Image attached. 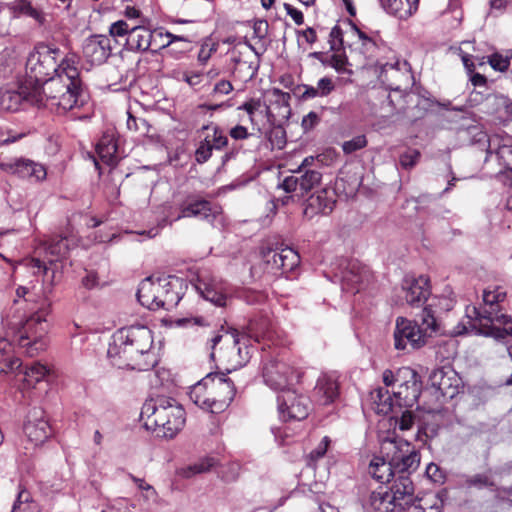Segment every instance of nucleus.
Masks as SVG:
<instances>
[{
  "label": "nucleus",
  "instance_id": "nucleus-14",
  "mask_svg": "<svg viewBox=\"0 0 512 512\" xmlns=\"http://www.w3.org/2000/svg\"><path fill=\"white\" fill-rule=\"evenodd\" d=\"M314 158L306 157L294 174L287 176L280 184L286 193H294L298 197H304L307 193L317 187L322 179V173L311 165Z\"/></svg>",
  "mask_w": 512,
  "mask_h": 512
},
{
  "label": "nucleus",
  "instance_id": "nucleus-51",
  "mask_svg": "<svg viewBox=\"0 0 512 512\" xmlns=\"http://www.w3.org/2000/svg\"><path fill=\"white\" fill-rule=\"evenodd\" d=\"M172 76L177 80L186 82L189 86L195 87L201 84L203 80V73L200 71H176L172 72Z\"/></svg>",
  "mask_w": 512,
  "mask_h": 512
},
{
  "label": "nucleus",
  "instance_id": "nucleus-19",
  "mask_svg": "<svg viewBox=\"0 0 512 512\" xmlns=\"http://www.w3.org/2000/svg\"><path fill=\"white\" fill-rule=\"evenodd\" d=\"M35 89V85L30 82L22 83L18 90H3L0 91V110L6 112L18 111L24 102H28L37 106L40 101V96Z\"/></svg>",
  "mask_w": 512,
  "mask_h": 512
},
{
  "label": "nucleus",
  "instance_id": "nucleus-50",
  "mask_svg": "<svg viewBox=\"0 0 512 512\" xmlns=\"http://www.w3.org/2000/svg\"><path fill=\"white\" fill-rule=\"evenodd\" d=\"M240 472L241 464L237 461H232L222 465L219 473L225 482H234L238 479Z\"/></svg>",
  "mask_w": 512,
  "mask_h": 512
},
{
  "label": "nucleus",
  "instance_id": "nucleus-24",
  "mask_svg": "<svg viewBox=\"0 0 512 512\" xmlns=\"http://www.w3.org/2000/svg\"><path fill=\"white\" fill-rule=\"evenodd\" d=\"M394 504L400 511L415 506L419 501L415 495V487L409 475H398L390 488Z\"/></svg>",
  "mask_w": 512,
  "mask_h": 512
},
{
  "label": "nucleus",
  "instance_id": "nucleus-37",
  "mask_svg": "<svg viewBox=\"0 0 512 512\" xmlns=\"http://www.w3.org/2000/svg\"><path fill=\"white\" fill-rule=\"evenodd\" d=\"M368 506L375 512H393L398 509V506L394 504L391 493L382 490L371 493Z\"/></svg>",
  "mask_w": 512,
  "mask_h": 512
},
{
  "label": "nucleus",
  "instance_id": "nucleus-62",
  "mask_svg": "<svg viewBox=\"0 0 512 512\" xmlns=\"http://www.w3.org/2000/svg\"><path fill=\"white\" fill-rule=\"evenodd\" d=\"M23 136L24 134L22 133H16L6 127H0V146L16 142Z\"/></svg>",
  "mask_w": 512,
  "mask_h": 512
},
{
  "label": "nucleus",
  "instance_id": "nucleus-8",
  "mask_svg": "<svg viewBox=\"0 0 512 512\" xmlns=\"http://www.w3.org/2000/svg\"><path fill=\"white\" fill-rule=\"evenodd\" d=\"M506 290L499 285H490L483 291V306L467 307L466 314L469 324L477 334H484V330L491 329L498 323H505L506 314L501 310V303L506 298Z\"/></svg>",
  "mask_w": 512,
  "mask_h": 512
},
{
  "label": "nucleus",
  "instance_id": "nucleus-27",
  "mask_svg": "<svg viewBox=\"0 0 512 512\" xmlns=\"http://www.w3.org/2000/svg\"><path fill=\"white\" fill-rule=\"evenodd\" d=\"M403 292L409 305H421L430 294L428 278L422 275L418 278H406L403 283Z\"/></svg>",
  "mask_w": 512,
  "mask_h": 512
},
{
  "label": "nucleus",
  "instance_id": "nucleus-34",
  "mask_svg": "<svg viewBox=\"0 0 512 512\" xmlns=\"http://www.w3.org/2000/svg\"><path fill=\"white\" fill-rule=\"evenodd\" d=\"M383 8L399 19L409 18L418 9L419 0H381Z\"/></svg>",
  "mask_w": 512,
  "mask_h": 512
},
{
  "label": "nucleus",
  "instance_id": "nucleus-60",
  "mask_svg": "<svg viewBox=\"0 0 512 512\" xmlns=\"http://www.w3.org/2000/svg\"><path fill=\"white\" fill-rule=\"evenodd\" d=\"M421 154L418 150H409L400 156V164L405 169H411L419 161Z\"/></svg>",
  "mask_w": 512,
  "mask_h": 512
},
{
  "label": "nucleus",
  "instance_id": "nucleus-35",
  "mask_svg": "<svg viewBox=\"0 0 512 512\" xmlns=\"http://www.w3.org/2000/svg\"><path fill=\"white\" fill-rule=\"evenodd\" d=\"M96 152L100 160L109 165L117 162V143L112 135L105 134L96 145Z\"/></svg>",
  "mask_w": 512,
  "mask_h": 512
},
{
  "label": "nucleus",
  "instance_id": "nucleus-10",
  "mask_svg": "<svg viewBox=\"0 0 512 512\" xmlns=\"http://www.w3.org/2000/svg\"><path fill=\"white\" fill-rule=\"evenodd\" d=\"M438 324L430 308L421 313V324L398 317L394 330V346L397 350L419 349L426 343V337L436 332Z\"/></svg>",
  "mask_w": 512,
  "mask_h": 512
},
{
  "label": "nucleus",
  "instance_id": "nucleus-1",
  "mask_svg": "<svg viewBox=\"0 0 512 512\" xmlns=\"http://www.w3.org/2000/svg\"><path fill=\"white\" fill-rule=\"evenodd\" d=\"M15 304L12 310L3 313V328L26 355L36 356L48 346L47 311L42 307L27 309L26 300Z\"/></svg>",
  "mask_w": 512,
  "mask_h": 512
},
{
  "label": "nucleus",
  "instance_id": "nucleus-29",
  "mask_svg": "<svg viewBox=\"0 0 512 512\" xmlns=\"http://www.w3.org/2000/svg\"><path fill=\"white\" fill-rule=\"evenodd\" d=\"M194 287L205 300L219 307L225 306L227 295L222 283L214 279L206 280L201 275L198 277Z\"/></svg>",
  "mask_w": 512,
  "mask_h": 512
},
{
  "label": "nucleus",
  "instance_id": "nucleus-13",
  "mask_svg": "<svg viewBox=\"0 0 512 512\" xmlns=\"http://www.w3.org/2000/svg\"><path fill=\"white\" fill-rule=\"evenodd\" d=\"M302 373L278 357H266L263 360L262 377L271 389L283 392L300 381Z\"/></svg>",
  "mask_w": 512,
  "mask_h": 512
},
{
  "label": "nucleus",
  "instance_id": "nucleus-32",
  "mask_svg": "<svg viewBox=\"0 0 512 512\" xmlns=\"http://www.w3.org/2000/svg\"><path fill=\"white\" fill-rule=\"evenodd\" d=\"M241 52L237 49L231 51V60L234 63L233 77L240 82L246 83L252 80L258 71V65L241 59Z\"/></svg>",
  "mask_w": 512,
  "mask_h": 512
},
{
  "label": "nucleus",
  "instance_id": "nucleus-56",
  "mask_svg": "<svg viewBox=\"0 0 512 512\" xmlns=\"http://www.w3.org/2000/svg\"><path fill=\"white\" fill-rule=\"evenodd\" d=\"M367 145V139L364 135H358L351 140L345 141L342 144V149L345 154H352Z\"/></svg>",
  "mask_w": 512,
  "mask_h": 512
},
{
  "label": "nucleus",
  "instance_id": "nucleus-48",
  "mask_svg": "<svg viewBox=\"0 0 512 512\" xmlns=\"http://www.w3.org/2000/svg\"><path fill=\"white\" fill-rule=\"evenodd\" d=\"M264 270L268 273L278 274L280 273V250L267 249L262 252Z\"/></svg>",
  "mask_w": 512,
  "mask_h": 512
},
{
  "label": "nucleus",
  "instance_id": "nucleus-7",
  "mask_svg": "<svg viewBox=\"0 0 512 512\" xmlns=\"http://www.w3.org/2000/svg\"><path fill=\"white\" fill-rule=\"evenodd\" d=\"M353 29L360 41V53L368 61L367 64H373L380 68L379 77L383 82H391L392 80H399V78L409 79L410 65L407 61L382 62L380 57L389 49L386 43L377 40L376 37L368 36L354 25Z\"/></svg>",
  "mask_w": 512,
  "mask_h": 512
},
{
  "label": "nucleus",
  "instance_id": "nucleus-30",
  "mask_svg": "<svg viewBox=\"0 0 512 512\" xmlns=\"http://www.w3.org/2000/svg\"><path fill=\"white\" fill-rule=\"evenodd\" d=\"M339 395V383L333 373H323L319 376L314 388V397L322 405L332 403Z\"/></svg>",
  "mask_w": 512,
  "mask_h": 512
},
{
  "label": "nucleus",
  "instance_id": "nucleus-31",
  "mask_svg": "<svg viewBox=\"0 0 512 512\" xmlns=\"http://www.w3.org/2000/svg\"><path fill=\"white\" fill-rule=\"evenodd\" d=\"M76 246V241L72 236H53L44 244V250L47 255L50 256L48 259L49 263L65 259L70 250Z\"/></svg>",
  "mask_w": 512,
  "mask_h": 512
},
{
  "label": "nucleus",
  "instance_id": "nucleus-22",
  "mask_svg": "<svg viewBox=\"0 0 512 512\" xmlns=\"http://www.w3.org/2000/svg\"><path fill=\"white\" fill-rule=\"evenodd\" d=\"M1 168L8 174L36 182L46 179L47 170L41 163L26 158L10 159L1 163Z\"/></svg>",
  "mask_w": 512,
  "mask_h": 512
},
{
  "label": "nucleus",
  "instance_id": "nucleus-45",
  "mask_svg": "<svg viewBox=\"0 0 512 512\" xmlns=\"http://www.w3.org/2000/svg\"><path fill=\"white\" fill-rule=\"evenodd\" d=\"M269 332V321L266 318L250 320L247 326V334L250 338L259 342L260 338H264Z\"/></svg>",
  "mask_w": 512,
  "mask_h": 512
},
{
  "label": "nucleus",
  "instance_id": "nucleus-57",
  "mask_svg": "<svg viewBox=\"0 0 512 512\" xmlns=\"http://www.w3.org/2000/svg\"><path fill=\"white\" fill-rule=\"evenodd\" d=\"M488 63L495 71L499 72H505L510 65V62L506 55H503L498 52L493 53L488 57Z\"/></svg>",
  "mask_w": 512,
  "mask_h": 512
},
{
  "label": "nucleus",
  "instance_id": "nucleus-46",
  "mask_svg": "<svg viewBox=\"0 0 512 512\" xmlns=\"http://www.w3.org/2000/svg\"><path fill=\"white\" fill-rule=\"evenodd\" d=\"M264 107V113L267 116V118L270 120L271 118H274L272 115V108L270 105H266L265 103H262L261 99H250L243 103L241 106L238 107L239 110H244L249 115L250 121L253 122L254 114L257 111H260V109Z\"/></svg>",
  "mask_w": 512,
  "mask_h": 512
},
{
  "label": "nucleus",
  "instance_id": "nucleus-39",
  "mask_svg": "<svg viewBox=\"0 0 512 512\" xmlns=\"http://www.w3.org/2000/svg\"><path fill=\"white\" fill-rule=\"evenodd\" d=\"M270 106L275 105L278 109V114L281 117H288L290 115V104L289 101L291 96L289 93L284 92L278 88H274L269 93Z\"/></svg>",
  "mask_w": 512,
  "mask_h": 512
},
{
  "label": "nucleus",
  "instance_id": "nucleus-36",
  "mask_svg": "<svg viewBox=\"0 0 512 512\" xmlns=\"http://www.w3.org/2000/svg\"><path fill=\"white\" fill-rule=\"evenodd\" d=\"M5 334L7 331L5 330ZM17 346L11 339L10 336L5 335V337L0 338V361L3 362V366L1 369L4 370H14L21 366L20 359L13 357V347Z\"/></svg>",
  "mask_w": 512,
  "mask_h": 512
},
{
  "label": "nucleus",
  "instance_id": "nucleus-18",
  "mask_svg": "<svg viewBox=\"0 0 512 512\" xmlns=\"http://www.w3.org/2000/svg\"><path fill=\"white\" fill-rule=\"evenodd\" d=\"M280 418L288 420H304L309 414V399L296 393L292 387L281 392L277 397Z\"/></svg>",
  "mask_w": 512,
  "mask_h": 512
},
{
  "label": "nucleus",
  "instance_id": "nucleus-63",
  "mask_svg": "<svg viewBox=\"0 0 512 512\" xmlns=\"http://www.w3.org/2000/svg\"><path fill=\"white\" fill-rule=\"evenodd\" d=\"M316 88L320 94V97L328 96L335 89L333 80L329 77H323L318 80Z\"/></svg>",
  "mask_w": 512,
  "mask_h": 512
},
{
  "label": "nucleus",
  "instance_id": "nucleus-40",
  "mask_svg": "<svg viewBox=\"0 0 512 512\" xmlns=\"http://www.w3.org/2000/svg\"><path fill=\"white\" fill-rule=\"evenodd\" d=\"M216 464H217V461L215 458L205 457V458L198 460L194 464H191L187 467L182 468L179 471V474L182 477L190 478L194 475L210 471L214 466H216Z\"/></svg>",
  "mask_w": 512,
  "mask_h": 512
},
{
  "label": "nucleus",
  "instance_id": "nucleus-20",
  "mask_svg": "<svg viewBox=\"0 0 512 512\" xmlns=\"http://www.w3.org/2000/svg\"><path fill=\"white\" fill-rule=\"evenodd\" d=\"M459 379L456 373L444 368H438L431 372L429 383L438 401L445 402L454 398L459 392Z\"/></svg>",
  "mask_w": 512,
  "mask_h": 512
},
{
  "label": "nucleus",
  "instance_id": "nucleus-11",
  "mask_svg": "<svg viewBox=\"0 0 512 512\" xmlns=\"http://www.w3.org/2000/svg\"><path fill=\"white\" fill-rule=\"evenodd\" d=\"M381 452L398 475H410L420 465L418 450L407 440L387 437L381 442Z\"/></svg>",
  "mask_w": 512,
  "mask_h": 512
},
{
  "label": "nucleus",
  "instance_id": "nucleus-54",
  "mask_svg": "<svg viewBox=\"0 0 512 512\" xmlns=\"http://www.w3.org/2000/svg\"><path fill=\"white\" fill-rule=\"evenodd\" d=\"M155 33H160L161 34L160 36H158V38L166 39V42H161L159 44H156L155 51H158L160 49H167L168 50L173 45H175V44L181 42L182 40L186 39V37H184V36L174 35V34L168 32V31L164 32L161 29H156Z\"/></svg>",
  "mask_w": 512,
  "mask_h": 512
},
{
  "label": "nucleus",
  "instance_id": "nucleus-44",
  "mask_svg": "<svg viewBox=\"0 0 512 512\" xmlns=\"http://www.w3.org/2000/svg\"><path fill=\"white\" fill-rule=\"evenodd\" d=\"M371 399L377 404L378 411L388 413L393 410L394 397L392 398L385 388H377L371 392Z\"/></svg>",
  "mask_w": 512,
  "mask_h": 512
},
{
  "label": "nucleus",
  "instance_id": "nucleus-58",
  "mask_svg": "<svg viewBox=\"0 0 512 512\" xmlns=\"http://www.w3.org/2000/svg\"><path fill=\"white\" fill-rule=\"evenodd\" d=\"M212 151H213V149L211 148V146L209 144V135H207L205 137V139L200 142V145L198 146V148L195 152V159H196L197 163L203 164L206 161H208V159L212 155Z\"/></svg>",
  "mask_w": 512,
  "mask_h": 512
},
{
  "label": "nucleus",
  "instance_id": "nucleus-42",
  "mask_svg": "<svg viewBox=\"0 0 512 512\" xmlns=\"http://www.w3.org/2000/svg\"><path fill=\"white\" fill-rule=\"evenodd\" d=\"M11 512H40V510L38 504L32 499L30 492L22 489L17 494Z\"/></svg>",
  "mask_w": 512,
  "mask_h": 512
},
{
  "label": "nucleus",
  "instance_id": "nucleus-15",
  "mask_svg": "<svg viewBox=\"0 0 512 512\" xmlns=\"http://www.w3.org/2000/svg\"><path fill=\"white\" fill-rule=\"evenodd\" d=\"M179 214L171 220L178 221L182 218H196L214 224L222 222V208L200 196L190 194L178 205Z\"/></svg>",
  "mask_w": 512,
  "mask_h": 512
},
{
  "label": "nucleus",
  "instance_id": "nucleus-28",
  "mask_svg": "<svg viewBox=\"0 0 512 512\" xmlns=\"http://www.w3.org/2000/svg\"><path fill=\"white\" fill-rule=\"evenodd\" d=\"M334 191L330 188H323L307 199L304 215L312 218L317 214H328L334 208Z\"/></svg>",
  "mask_w": 512,
  "mask_h": 512
},
{
  "label": "nucleus",
  "instance_id": "nucleus-49",
  "mask_svg": "<svg viewBox=\"0 0 512 512\" xmlns=\"http://www.w3.org/2000/svg\"><path fill=\"white\" fill-rule=\"evenodd\" d=\"M465 486L468 488H476V489H483V488H491L495 485L493 479L491 476L487 473H477L471 476H468L465 479Z\"/></svg>",
  "mask_w": 512,
  "mask_h": 512
},
{
  "label": "nucleus",
  "instance_id": "nucleus-12",
  "mask_svg": "<svg viewBox=\"0 0 512 512\" xmlns=\"http://www.w3.org/2000/svg\"><path fill=\"white\" fill-rule=\"evenodd\" d=\"M109 33L113 38H125V47L128 51L145 52L151 50L156 52L157 38L160 33H155L150 29L130 25L124 20H119L110 25Z\"/></svg>",
  "mask_w": 512,
  "mask_h": 512
},
{
  "label": "nucleus",
  "instance_id": "nucleus-4",
  "mask_svg": "<svg viewBox=\"0 0 512 512\" xmlns=\"http://www.w3.org/2000/svg\"><path fill=\"white\" fill-rule=\"evenodd\" d=\"M140 417L147 430L164 438H173L184 427L186 420L183 407L174 398L166 396L146 400Z\"/></svg>",
  "mask_w": 512,
  "mask_h": 512
},
{
  "label": "nucleus",
  "instance_id": "nucleus-53",
  "mask_svg": "<svg viewBox=\"0 0 512 512\" xmlns=\"http://www.w3.org/2000/svg\"><path fill=\"white\" fill-rule=\"evenodd\" d=\"M203 129H210V126H204ZM211 129L213 130V135H209V144L212 149L221 150L228 144V138L219 127L213 126Z\"/></svg>",
  "mask_w": 512,
  "mask_h": 512
},
{
  "label": "nucleus",
  "instance_id": "nucleus-47",
  "mask_svg": "<svg viewBox=\"0 0 512 512\" xmlns=\"http://www.w3.org/2000/svg\"><path fill=\"white\" fill-rule=\"evenodd\" d=\"M48 373L49 369L47 366L39 362H34L31 366L27 367L24 372L25 381L28 385H33L43 380Z\"/></svg>",
  "mask_w": 512,
  "mask_h": 512
},
{
  "label": "nucleus",
  "instance_id": "nucleus-21",
  "mask_svg": "<svg viewBox=\"0 0 512 512\" xmlns=\"http://www.w3.org/2000/svg\"><path fill=\"white\" fill-rule=\"evenodd\" d=\"M23 430L34 446L42 445L52 435V428L46 414L40 408H33L28 412Z\"/></svg>",
  "mask_w": 512,
  "mask_h": 512
},
{
  "label": "nucleus",
  "instance_id": "nucleus-55",
  "mask_svg": "<svg viewBox=\"0 0 512 512\" xmlns=\"http://www.w3.org/2000/svg\"><path fill=\"white\" fill-rule=\"evenodd\" d=\"M218 45L211 40H205L199 50L197 59L201 65H205L211 56L217 51Z\"/></svg>",
  "mask_w": 512,
  "mask_h": 512
},
{
  "label": "nucleus",
  "instance_id": "nucleus-26",
  "mask_svg": "<svg viewBox=\"0 0 512 512\" xmlns=\"http://www.w3.org/2000/svg\"><path fill=\"white\" fill-rule=\"evenodd\" d=\"M9 9L15 18H30L39 26H45L47 23V14L37 0H14L10 3Z\"/></svg>",
  "mask_w": 512,
  "mask_h": 512
},
{
  "label": "nucleus",
  "instance_id": "nucleus-16",
  "mask_svg": "<svg viewBox=\"0 0 512 512\" xmlns=\"http://www.w3.org/2000/svg\"><path fill=\"white\" fill-rule=\"evenodd\" d=\"M212 353L211 357H214L216 346L219 343H223L224 347L220 348V358L225 360L233 369L243 366L248 362L249 348L243 343L244 348L241 346V339L237 330L233 329L225 331L222 334H217L211 340Z\"/></svg>",
  "mask_w": 512,
  "mask_h": 512
},
{
  "label": "nucleus",
  "instance_id": "nucleus-6",
  "mask_svg": "<svg viewBox=\"0 0 512 512\" xmlns=\"http://www.w3.org/2000/svg\"><path fill=\"white\" fill-rule=\"evenodd\" d=\"M71 54L63 55L58 47L46 43L38 44L30 53L26 62L27 78L24 82L42 86L54 75L62 74L64 62Z\"/></svg>",
  "mask_w": 512,
  "mask_h": 512
},
{
  "label": "nucleus",
  "instance_id": "nucleus-2",
  "mask_svg": "<svg viewBox=\"0 0 512 512\" xmlns=\"http://www.w3.org/2000/svg\"><path fill=\"white\" fill-rule=\"evenodd\" d=\"M152 344V332L147 326L123 327L114 333L107 357L119 369L145 371L154 365L152 360H148Z\"/></svg>",
  "mask_w": 512,
  "mask_h": 512
},
{
  "label": "nucleus",
  "instance_id": "nucleus-59",
  "mask_svg": "<svg viewBox=\"0 0 512 512\" xmlns=\"http://www.w3.org/2000/svg\"><path fill=\"white\" fill-rule=\"evenodd\" d=\"M189 51H191V41L186 38L170 47L166 52L168 55L178 60L181 59Z\"/></svg>",
  "mask_w": 512,
  "mask_h": 512
},
{
  "label": "nucleus",
  "instance_id": "nucleus-64",
  "mask_svg": "<svg viewBox=\"0 0 512 512\" xmlns=\"http://www.w3.org/2000/svg\"><path fill=\"white\" fill-rule=\"evenodd\" d=\"M426 475L435 483H443L445 475L438 465L430 463L426 467Z\"/></svg>",
  "mask_w": 512,
  "mask_h": 512
},
{
  "label": "nucleus",
  "instance_id": "nucleus-9",
  "mask_svg": "<svg viewBox=\"0 0 512 512\" xmlns=\"http://www.w3.org/2000/svg\"><path fill=\"white\" fill-rule=\"evenodd\" d=\"M178 283L179 280L176 277L156 280L150 277L146 278L139 285L138 301L149 310L165 309L169 311L175 308L181 300V294L176 289Z\"/></svg>",
  "mask_w": 512,
  "mask_h": 512
},
{
  "label": "nucleus",
  "instance_id": "nucleus-25",
  "mask_svg": "<svg viewBox=\"0 0 512 512\" xmlns=\"http://www.w3.org/2000/svg\"><path fill=\"white\" fill-rule=\"evenodd\" d=\"M485 162H497L500 166L497 174L503 176L505 182L512 186V144L497 145L494 148V144L489 141Z\"/></svg>",
  "mask_w": 512,
  "mask_h": 512
},
{
  "label": "nucleus",
  "instance_id": "nucleus-33",
  "mask_svg": "<svg viewBox=\"0 0 512 512\" xmlns=\"http://www.w3.org/2000/svg\"><path fill=\"white\" fill-rule=\"evenodd\" d=\"M369 474L380 483H388L396 475L389 459L383 456L374 457L368 468Z\"/></svg>",
  "mask_w": 512,
  "mask_h": 512
},
{
  "label": "nucleus",
  "instance_id": "nucleus-23",
  "mask_svg": "<svg viewBox=\"0 0 512 512\" xmlns=\"http://www.w3.org/2000/svg\"><path fill=\"white\" fill-rule=\"evenodd\" d=\"M83 57L92 65L106 62L111 55V41L104 35H93L85 39L82 47Z\"/></svg>",
  "mask_w": 512,
  "mask_h": 512
},
{
  "label": "nucleus",
  "instance_id": "nucleus-38",
  "mask_svg": "<svg viewBox=\"0 0 512 512\" xmlns=\"http://www.w3.org/2000/svg\"><path fill=\"white\" fill-rule=\"evenodd\" d=\"M484 336L492 337L498 343L509 345L512 341V319L506 315L505 323H498L491 329L484 330Z\"/></svg>",
  "mask_w": 512,
  "mask_h": 512
},
{
  "label": "nucleus",
  "instance_id": "nucleus-61",
  "mask_svg": "<svg viewBox=\"0 0 512 512\" xmlns=\"http://www.w3.org/2000/svg\"><path fill=\"white\" fill-rule=\"evenodd\" d=\"M347 63V57L343 54H333L329 60L331 67H333L338 73H351V71L346 68Z\"/></svg>",
  "mask_w": 512,
  "mask_h": 512
},
{
  "label": "nucleus",
  "instance_id": "nucleus-41",
  "mask_svg": "<svg viewBox=\"0 0 512 512\" xmlns=\"http://www.w3.org/2000/svg\"><path fill=\"white\" fill-rule=\"evenodd\" d=\"M29 266L31 268H33V269H37V271H34V273L42 272L44 274L43 282L44 283H48V285H46L44 287L43 294H44V297L47 299L48 295L52 292L53 278H54V275H55V271L51 270V268H49L46 265L45 261H42V260H40L38 258H32L29 261Z\"/></svg>",
  "mask_w": 512,
  "mask_h": 512
},
{
  "label": "nucleus",
  "instance_id": "nucleus-43",
  "mask_svg": "<svg viewBox=\"0 0 512 512\" xmlns=\"http://www.w3.org/2000/svg\"><path fill=\"white\" fill-rule=\"evenodd\" d=\"M280 274H286L293 271L300 263L298 253L291 248H283L280 250Z\"/></svg>",
  "mask_w": 512,
  "mask_h": 512
},
{
  "label": "nucleus",
  "instance_id": "nucleus-52",
  "mask_svg": "<svg viewBox=\"0 0 512 512\" xmlns=\"http://www.w3.org/2000/svg\"><path fill=\"white\" fill-rule=\"evenodd\" d=\"M268 140L272 148L283 149L286 145V132L281 126L270 129L267 134Z\"/></svg>",
  "mask_w": 512,
  "mask_h": 512
},
{
  "label": "nucleus",
  "instance_id": "nucleus-17",
  "mask_svg": "<svg viewBox=\"0 0 512 512\" xmlns=\"http://www.w3.org/2000/svg\"><path fill=\"white\" fill-rule=\"evenodd\" d=\"M397 380H401L397 390L393 392L395 403L399 407H413L421 395V381L418 374L409 367L397 372Z\"/></svg>",
  "mask_w": 512,
  "mask_h": 512
},
{
  "label": "nucleus",
  "instance_id": "nucleus-3",
  "mask_svg": "<svg viewBox=\"0 0 512 512\" xmlns=\"http://www.w3.org/2000/svg\"><path fill=\"white\" fill-rule=\"evenodd\" d=\"M77 64V56L71 53L64 62L62 74L54 75L42 86H35V89L40 92L38 107H45L55 113L64 114L83 105L81 100L82 81Z\"/></svg>",
  "mask_w": 512,
  "mask_h": 512
},
{
  "label": "nucleus",
  "instance_id": "nucleus-5",
  "mask_svg": "<svg viewBox=\"0 0 512 512\" xmlns=\"http://www.w3.org/2000/svg\"><path fill=\"white\" fill-rule=\"evenodd\" d=\"M236 388L233 381L223 373H209L189 392L190 400L210 413L223 412L233 401Z\"/></svg>",
  "mask_w": 512,
  "mask_h": 512
}]
</instances>
